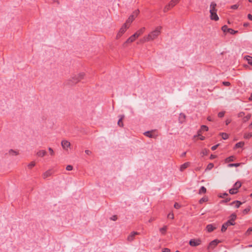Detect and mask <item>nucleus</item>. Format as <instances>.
Here are the masks:
<instances>
[{"label": "nucleus", "instance_id": "obj_1", "mask_svg": "<svg viewBox=\"0 0 252 252\" xmlns=\"http://www.w3.org/2000/svg\"><path fill=\"white\" fill-rule=\"evenodd\" d=\"M161 27H157L155 30L150 32L148 35L145 36L142 39V42H148L156 39L161 33Z\"/></svg>", "mask_w": 252, "mask_h": 252}, {"label": "nucleus", "instance_id": "obj_2", "mask_svg": "<svg viewBox=\"0 0 252 252\" xmlns=\"http://www.w3.org/2000/svg\"><path fill=\"white\" fill-rule=\"evenodd\" d=\"M217 4L214 2H212L210 5V19L212 20L217 21L219 20V17L217 14V9L216 8Z\"/></svg>", "mask_w": 252, "mask_h": 252}, {"label": "nucleus", "instance_id": "obj_3", "mask_svg": "<svg viewBox=\"0 0 252 252\" xmlns=\"http://www.w3.org/2000/svg\"><path fill=\"white\" fill-rule=\"evenodd\" d=\"M128 28L129 26L127 25L126 23H125L116 35V38H120L123 35V34L126 32V30L128 29Z\"/></svg>", "mask_w": 252, "mask_h": 252}, {"label": "nucleus", "instance_id": "obj_4", "mask_svg": "<svg viewBox=\"0 0 252 252\" xmlns=\"http://www.w3.org/2000/svg\"><path fill=\"white\" fill-rule=\"evenodd\" d=\"M85 74L84 73H80L77 75H75L72 77L71 81L72 83L76 84L83 79L84 77Z\"/></svg>", "mask_w": 252, "mask_h": 252}, {"label": "nucleus", "instance_id": "obj_5", "mask_svg": "<svg viewBox=\"0 0 252 252\" xmlns=\"http://www.w3.org/2000/svg\"><path fill=\"white\" fill-rule=\"evenodd\" d=\"M221 30L224 33L229 32L231 34H234L238 32V31H234V30L228 28L226 25H224L221 27Z\"/></svg>", "mask_w": 252, "mask_h": 252}, {"label": "nucleus", "instance_id": "obj_6", "mask_svg": "<svg viewBox=\"0 0 252 252\" xmlns=\"http://www.w3.org/2000/svg\"><path fill=\"white\" fill-rule=\"evenodd\" d=\"M201 241L200 239H192L190 240L189 242V245L192 247H196L201 244Z\"/></svg>", "mask_w": 252, "mask_h": 252}, {"label": "nucleus", "instance_id": "obj_7", "mask_svg": "<svg viewBox=\"0 0 252 252\" xmlns=\"http://www.w3.org/2000/svg\"><path fill=\"white\" fill-rule=\"evenodd\" d=\"M236 215L235 214H232L230 216V219L227 220L228 222L230 223L229 224L231 225H234L235 223V220L236 219Z\"/></svg>", "mask_w": 252, "mask_h": 252}, {"label": "nucleus", "instance_id": "obj_8", "mask_svg": "<svg viewBox=\"0 0 252 252\" xmlns=\"http://www.w3.org/2000/svg\"><path fill=\"white\" fill-rule=\"evenodd\" d=\"M139 233L137 232L133 231L128 236L127 240L129 242H131L134 239L135 236L138 235Z\"/></svg>", "mask_w": 252, "mask_h": 252}, {"label": "nucleus", "instance_id": "obj_9", "mask_svg": "<svg viewBox=\"0 0 252 252\" xmlns=\"http://www.w3.org/2000/svg\"><path fill=\"white\" fill-rule=\"evenodd\" d=\"M61 144L64 149H67L70 145V142L67 140H63Z\"/></svg>", "mask_w": 252, "mask_h": 252}, {"label": "nucleus", "instance_id": "obj_10", "mask_svg": "<svg viewBox=\"0 0 252 252\" xmlns=\"http://www.w3.org/2000/svg\"><path fill=\"white\" fill-rule=\"evenodd\" d=\"M219 242V241L217 240H214L211 241L209 244V248L213 249L218 245Z\"/></svg>", "mask_w": 252, "mask_h": 252}, {"label": "nucleus", "instance_id": "obj_11", "mask_svg": "<svg viewBox=\"0 0 252 252\" xmlns=\"http://www.w3.org/2000/svg\"><path fill=\"white\" fill-rule=\"evenodd\" d=\"M229 223H230L228 222V221H227L225 223L222 224L221 229V232H224L227 230V228L231 225L229 224Z\"/></svg>", "mask_w": 252, "mask_h": 252}, {"label": "nucleus", "instance_id": "obj_12", "mask_svg": "<svg viewBox=\"0 0 252 252\" xmlns=\"http://www.w3.org/2000/svg\"><path fill=\"white\" fill-rule=\"evenodd\" d=\"M135 17L134 15H131L127 20H126L125 23H126L127 25L129 26V25L132 22V21L134 20Z\"/></svg>", "mask_w": 252, "mask_h": 252}, {"label": "nucleus", "instance_id": "obj_13", "mask_svg": "<svg viewBox=\"0 0 252 252\" xmlns=\"http://www.w3.org/2000/svg\"><path fill=\"white\" fill-rule=\"evenodd\" d=\"M52 175V171L51 170H49L43 173L42 177L43 179H45L48 177H50Z\"/></svg>", "mask_w": 252, "mask_h": 252}, {"label": "nucleus", "instance_id": "obj_14", "mask_svg": "<svg viewBox=\"0 0 252 252\" xmlns=\"http://www.w3.org/2000/svg\"><path fill=\"white\" fill-rule=\"evenodd\" d=\"M46 154V152L45 150H40L37 153L36 155L38 157H43Z\"/></svg>", "mask_w": 252, "mask_h": 252}, {"label": "nucleus", "instance_id": "obj_15", "mask_svg": "<svg viewBox=\"0 0 252 252\" xmlns=\"http://www.w3.org/2000/svg\"><path fill=\"white\" fill-rule=\"evenodd\" d=\"M215 228L216 227L212 224H208L206 226V230L208 232H212Z\"/></svg>", "mask_w": 252, "mask_h": 252}, {"label": "nucleus", "instance_id": "obj_16", "mask_svg": "<svg viewBox=\"0 0 252 252\" xmlns=\"http://www.w3.org/2000/svg\"><path fill=\"white\" fill-rule=\"evenodd\" d=\"M190 163L189 162H185V163H184L183 164H182L181 166V167H180V170L182 171H183L186 168L188 167L190 165Z\"/></svg>", "mask_w": 252, "mask_h": 252}, {"label": "nucleus", "instance_id": "obj_17", "mask_svg": "<svg viewBox=\"0 0 252 252\" xmlns=\"http://www.w3.org/2000/svg\"><path fill=\"white\" fill-rule=\"evenodd\" d=\"M244 59H245L248 63L252 66V57L250 56H245L244 57Z\"/></svg>", "mask_w": 252, "mask_h": 252}, {"label": "nucleus", "instance_id": "obj_18", "mask_svg": "<svg viewBox=\"0 0 252 252\" xmlns=\"http://www.w3.org/2000/svg\"><path fill=\"white\" fill-rule=\"evenodd\" d=\"M242 204V203L239 201H234L230 204V205H235V207L238 208Z\"/></svg>", "mask_w": 252, "mask_h": 252}, {"label": "nucleus", "instance_id": "obj_19", "mask_svg": "<svg viewBox=\"0 0 252 252\" xmlns=\"http://www.w3.org/2000/svg\"><path fill=\"white\" fill-rule=\"evenodd\" d=\"M180 0H171L169 3H168L170 6L173 7L175 5H176L179 2Z\"/></svg>", "mask_w": 252, "mask_h": 252}, {"label": "nucleus", "instance_id": "obj_20", "mask_svg": "<svg viewBox=\"0 0 252 252\" xmlns=\"http://www.w3.org/2000/svg\"><path fill=\"white\" fill-rule=\"evenodd\" d=\"M135 38L132 36V35L130 36L127 40L125 42L124 44H126V43H132L133 42V41H134L135 40Z\"/></svg>", "mask_w": 252, "mask_h": 252}, {"label": "nucleus", "instance_id": "obj_21", "mask_svg": "<svg viewBox=\"0 0 252 252\" xmlns=\"http://www.w3.org/2000/svg\"><path fill=\"white\" fill-rule=\"evenodd\" d=\"M167 229V226L165 225V226H164L163 227L160 228L159 229V231L160 232V233L162 234L165 235Z\"/></svg>", "mask_w": 252, "mask_h": 252}, {"label": "nucleus", "instance_id": "obj_22", "mask_svg": "<svg viewBox=\"0 0 252 252\" xmlns=\"http://www.w3.org/2000/svg\"><path fill=\"white\" fill-rule=\"evenodd\" d=\"M208 130V127L206 126L202 125L201 126L200 130L198 132V135H200L199 132H200L201 131H207Z\"/></svg>", "mask_w": 252, "mask_h": 252}, {"label": "nucleus", "instance_id": "obj_23", "mask_svg": "<svg viewBox=\"0 0 252 252\" xmlns=\"http://www.w3.org/2000/svg\"><path fill=\"white\" fill-rule=\"evenodd\" d=\"M234 159H235V157L233 156H230V157L227 158L225 159V162H230L233 161L234 160Z\"/></svg>", "mask_w": 252, "mask_h": 252}, {"label": "nucleus", "instance_id": "obj_24", "mask_svg": "<svg viewBox=\"0 0 252 252\" xmlns=\"http://www.w3.org/2000/svg\"><path fill=\"white\" fill-rule=\"evenodd\" d=\"M206 192V189L204 186H202L199 189L198 193L200 194H201L205 193Z\"/></svg>", "mask_w": 252, "mask_h": 252}, {"label": "nucleus", "instance_id": "obj_25", "mask_svg": "<svg viewBox=\"0 0 252 252\" xmlns=\"http://www.w3.org/2000/svg\"><path fill=\"white\" fill-rule=\"evenodd\" d=\"M124 118V115H122L120 116V118L119 119L118 122V125L121 127L123 126V119Z\"/></svg>", "mask_w": 252, "mask_h": 252}, {"label": "nucleus", "instance_id": "obj_26", "mask_svg": "<svg viewBox=\"0 0 252 252\" xmlns=\"http://www.w3.org/2000/svg\"><path fill=\"white\" fill-rule=\"evenodd\" d=\"M241 187V183L239 181L236 182L233 186V188H236L238 190V189Z\"/></svg>", "mask_w": 252, "mask_h": 252}, {"label": "nucleus", "instance_id": "obj_27", "mask_svg": "<svg viewBox=\"0 0 252 252\" xmlns=\"http://www.w3.org/2000/svg\"><path fill=\"white\" fill-rule=\"evenodd\" d=\"M145 31V28L143 27V28H141L140 29H139V30H138L136 32V33L140 36V35H141L142 34H143L144 32Z\"/></svg>", "mask_w": 252, "mask_h": 252}, {"label": "nucleus", "instance_id": "obj_28", "mask_svg": "<svg viewBox=\"0 0 252 252\" xmlns=\"http://www.w3.org/2000/svg\"><path fill=\"white\" fill-rule=\"evenodd\" d=\"M244 145V142H239L236 144L235 146V148H242Z\"/></svg>", "mask_w": 252, "mask_h": 252}, {"label": "nucleus", "instance_id": "obj_29", "mask_svg": "<svg viewBox=\"0 0 252 252\" xmlns=\"http://www.w3.org/2000/svg\"><path fill=\"white\" fill-rule=\"evenodd\" d=\"M252 137V132L246 133L244 135L245 139H249Z\"/></svg>", "mask_w": 252, "mask_h": 252}, {"label": "nucleus", "instance_id": "obj_30", "mask_svg": "<svg viewBox=\"0 0 252 252\" xmlns=\"http://www.w3.org/2000/svg\"><path fill=\"white\" fill-rule=\"evenodd\" d=\"M229 193L231 194H235L238 192V190L236 188H233L229 189Z\"/></svg>", "mask_w": 252, "mask_h": 252}, {"label": "nucleus", "instance_id": "obj_31", "mask_svg": "<svg viewBox=\"0 0 252 252\" xmlns=\"http://www.w3.org/2000/svg\"><path fill=\"white\" fill-rule=\"evenodd\" d=\"M220 134L221 135L222 139L224 140H226L228 138V134H227L226 133L222 132Z\"/></svg>", "mask_w": 252, "mask_h": 252}, {"label": "nucleus", "instance_id": "obj_32", "mask_svg": "<svg viewBox=\"0 0 252 252\" xmlns=\"http://www.w3.org/2000/svg\"><path fill=\"white\" fill-rule=\"evenodd\" d=\"M251 117V114H249L246 116L244 117L243 118V122H246L249 121Z\"/></svg>", "mask_w": 252, "mask_h": 252}, {"label": "nucleus", "instance_id": "obj_33", "mask_svg": "<svg viewBox=\"0 0 252 252\" xmlns=\"http://www.w3.org/2000/svg\"><path fill=\"white\" fill-rule=\"evenodd\" d=\"M171 8H172V7L170 6V5L168 4L166 5L164 7V9H163V11L164 12H167L168 10H169Z\"/></svg>", "mask_w": 252, "mask_h": 252}, {"label": "nucleus", "instance_id": "obj_34", "mask_svg": "<svg viewBox=\"0 0 252 252\" xmlns=\"http://www.w3.org/2000/svg\"><path fill=\"white\" fill-rule=\"evenodd\" d=\"M241 164L240 163H229L228 165V166L229 167H238Z\"/></svg>", "mask_w": 252, "mask_h": 252}, {"label": "nucleus", "instance_id": "obj_35", "mask_svg": "<svg viewBox=\"0 0 252 252\" xmlns=\"http://www.w3.org/2000/svg\"><path fill=\"white\" fill-rule=\"evenodd\" d=\"M144 134L146 136H147L148 137H150V138H152L153 137V135L151 134V131H146L144 133Z\"/></svg>", "mask_w": 252, "mask_h": 252}, {"label": "nucleus", "instance_id": "obj_36", "mask_svg": "<svg viewBox=\"0 0 252 252\" xmlns=\"http://www.w3.org/2000/svg\"><path fill=\"white\" fill-rule=\"evenodd\" d=\"M35 165V163L34 161H32L31 162H30L28 165V167L30 169H31L33 167H34V166Z\"/></svg>", "mask_w": 252, "mask_h": 252}, {"label": "nucleus", "instance_id": "obj_37", "mask_svg": "<svg viewBox=\"0 0 252 252\" xmlns=\"http://www.w3.org/2000/svg\"><path fill=\"white\" fill-rule=\"evenodd\" d=\"M208 150L205 149L203 150L201 152V154L202 155V156H204L207 155L208 154Z\"/></svg>", "mask_w": 252, "mask_h": 252}, {"label": "nucleus", "instance_id": "obj_38", "mask_svg": "<svg viewBox=\"0 0 252 252\" xmlns=\"http://www.w3.org/2000/svg\"><path fill=\"white\" fill-rule=\"evenodd\" d=\"M9 154L12 155H18L17 152H16V151H14V150H13L12 149L9 150Z\"/></svg>", "mask_w": 252, "mask_h": 252}, {"label": "nucleus", "instance_id": "obj_39", "mask_svg": "<svg viewBox=\"0 0 252 252\" xmlns=\"http://www.w3.org/2000/svg\"><path fill=\"white\" fill-rule=\"evenodd\" d=\"M208 200V199L207 197H202V198H201L199 200V203L200 204L202 203L203 202H206V201H207Z\"/></svg>", "mask_w": 252, "mask_h": 252}, {"label": "nucleus", "instance_id": "obj_40", "mask_svg": "<svg viewBox=\"0 0 252 252\" xmlns=\"http://www.w3.org/2000/svg\"><path fill=\"white\" fill-rule=\"evenodd\" d=\"M72 169H73V167L72 165H68L66 167V169L67 171H71L72 170Z\"/></svg>", "mask_w": 252, "mask_h": 252}, {"label": "nucleus", "instance_id": "obj_41", "mask_svg": "<svg viewBox=\"0 0 252 252\" xmlns=\"http://www.w3.org/2000/svg\"><path fill=\"white\" fill-rule=\"evenodd\" d=\"M250 207H248L244 210L243 213L246 214H247L250 211Z\"/></svg>", "mask_w": 252, "mask_h": 252}, {"label": "nucleus", "instance_id": "obj_42", "mask_svg": "<svg viewBox=\"0 0 252 252\" xmlns=\"http://www.w3.org/2000/svg\"><path fill=\"white\" fill-rule=\"evenodd\" d=\"M224 115V112H220L218 113V117L220 118H222Z\"/></svg>", "mask_w": 252, "mask_h": 252}, {"label": "nucleus", "instance_id": "obj_43", "mask_svg": "<svg viewBox=\"0 0 252 252\" xmlns=\"http://www.w3.org/2000/svg\"><path fill=\"white\" fill-rule=\"evenodd\" d=\"M48 150H49V151L50 154L51 156H53V155H54V152L53 150L51 148H48Z\"/></svg>", "mask_w": 252, "mask_h": 252}, {"label": "nucleus", "instance_id": "obj_44", "mask_svg": "<svg viewBox=\"0 0 252 252\" xmlns=\"http://www.w3.org/2000/svg\"><path fill=\"white\" fill-rule=\"evenodd\" d=\"M174 207L176 209H179L181 207V205L179 204H178V203H175L174 204Z\"/></svg>", "mask_w": 252, "mask_h": 252}, {"label": "nucleus", "instance_id": "obj_45", "mask_svg": "<svg viewBox=\"0 0 252 252\" xmlns=\"http://www.w3.org/2000/svg\"><path fill=\"white\" fill-rule=\"evenodd\" d=\"M214 166V164L213 163H209L207 166V169H212Z\"/></svg>", "mask_w": 252, "mask_h": 252}, {"label": "nucleus", "instance_id": "obj_46", "mask_svg": "<svg viewBox=\"0 0 252 252\" xmlns=\"http://www.w3.org/2000/svg\"><path fill=\"white\" fill-rule=\"evenodd\" d=\"M219 145H220V144H217V145H214V146H212V148H211V149H212L213 151L215 150H216V149L218 147V146H219Z\"/></svg>", "mask_w": 252, "mask_h": 252}, {"label": "nucleus", "instance_id": "obj_47", "mask_svg": "<svg viewBox=\"0 0 252 252\" xmlns=\"http://www.w3.org/2000/svg\"><path fill=\"white\" fill-rule=\"evenodd\" d=\"M111 220H117V217L116 215H114L111 217Z\"/></svg>", "mask_w": 252, "mask_h": 252}, {"label": "nucleus", "instance_id": "obj_48", "mask_svg": "<svg viewBox=\"0 0 252 252\" xmlns=\"http://www.w3.org/2000/svg\"><path fill=\"white\" fill-rule=\"evenodd\" d=\"M168 218H170V219H174V215L173 213H169L168 215Z\"/></svg>", "mask_w": 252, "mask_h": 252}, {"label": "nucleus", "instance_id": "obj_49", "mask_svg": "<svg viewBox=\"0 0 252 252\" xmlns=\"http://www.w3.org/2000/svg\"><path fill=\"white\" fill-rule=\"evenodd\" d=\"M162 252H170V250L168 248H164L162 249Z\"/></svg>", "mask_w": 252, "mask_h": 252}, {"label": "nucleus", "instance_id": "obj_50", "mask_svg": "<svg viewBox=\"0 0 252 252\" xmlns=\"http://www.w3.org/2000/svg\"><path fill=\"white\" fill-rule=\"evenodd\" d=\"M139 13V10H135L132 15H134V17L135 18L137 16V15Z\"/></svg>", "mask_w": 252, "mask_h": 252}, {"label": "nucleus", "instance_id": "obj_51", "mask_svg": "<svg viewBox=\"0 0 252 252\" xmlns=\"http://www.w3.org/2000/svg\"><path fill=\"white\" fill-rule=\"evenodd\" d=\"M222 84L225 86H229L230 85L229 82H223Z\"/></svg>", "mask_w": 252, "mask_h": 252}, {"label": "nucleus", "instance_id": "obj_52", "mask_svg": "<svg viewBox=\"0 0 252 252\" xmlns=\"http://www.w3.org/2000/svg\"><path fill=\"white\" fill-rule=\"evenodd\" d=\"M238 7V5L237 4H234L231 6V8L233 9H236Z\"/></svg>", "mask_w": 252, "mask_h": 252}, {"label": "nucleus", "instance_id": "obj_53", "mask_svg": "<svg viewBox=\"0 0 252 252\" xmlns=\"http://www.w3.org/2000/svg\"><path fill=\"white\" fill-rule=\"evenodd\" d=\"M245 115V113L243 112H240L238 114V117H242Z\"/></svg>", "mask_w": 252, "mask_h": 252}, {"label": "nucleus", "instance_id": "obj_54", "mask_svg": "<svg viewBox=\"0 0 252 252\" xmlns=\"http://www.w3.org/2000/svg\"><path fill=\"white\" fill-rule=\"evenodd\" d=\"M132 36H133L135 39H136L137 38H138V37L139 36V35L136 33V32L135 33H134V34L132 35Z\"/></svg>", "mask_w": 252, "mask_h": 252}, {"label": "nucleus", "instance_id": "obj_55", "mask_svg": "<svg viewBox=\"0 0 252 252\" xmlns=\"http://www.w3.org/2000/svg\"><path fill=\"white\" fill-rule=\"evenodd\" d=\"M231 122V120L230 119H227L226 121H225V124L226 125H228V124H229Z\"/></svg>", "mask_w": 252, "mask_h": 252}, {"label": "nucleus", "instance_id": "obj_56", "mask_svg": "<svg viewBox=\"0 0 252 252\" xmlns=\"http://www.w3.org/2000/svg\"><path fill=\"white\" fill-rule=\"evenodd\" d=\"M248 18L250 20L252 21V15H251V14H249L248 15Z\"/></svg>", "mask_w": 252, "mask_h": 252}, {"label": "nucleus", "instance_id": "obj_57", "mask_svg": "<svg viewBox=\"0 0 252 252\" xmlns=\"http://www.w3.org/2000/svg\"><path fill=\"white\" fill-rule=\"evenodd\" d=\"M85 153L88 155H90L91 154V152L89 150H85Z\"/></svg>", "mask_w": 252, "mask_h": 252}, {"label": "nucleus", "instance_id": "obj_58", "mask_svg": "<svg viewBox=\"0 0 252 252\" xmlns=\"http://www.w3.org/2000/svg\"><path fill=\"white\" fill-rule=\"evenodd\" d=\"M227 195H228V194L226 193H223V195L220 196V197L221 198H224V196H227Z\"/></svg>", "mask_w": 252, "mask_h": 252}, {"label": "nucleus", "instance_id": "obj_59", "mask_svg": "<svg viewBox=\"0 0 252 252\" xmlns=\"http://www.w3.org/2000/svg\"><path fill=\"white\" fill-rule=\"evenodd\" d=\"M230 200V198H226L225 200H223V202H227Z\"/></svg>", "mask_w": 252, "mask_h": 252}, {"label": "nucleus", "instance_id": "obj_60", "mask_svg": "<svg viewBox=\"0 0 252 252\" xmlns=\"http://www.w3.org/2000/svg\"><path fill=\"white\" fill-rule=\"evenodd\" d=\"M199 138L201 140H203L205 139V137L203 136H201Z\"/></svg>", "mask_w": 252, "mask_h": 252}, {"label": "nucleus", "instance_id": "obj_61", "mask_svg": "<svg viewBox=\"0 0 252 252\" xmlns=\"http://www.w3.org/2000/svg\"><path fill=\"white\" fill-rule=\"evenodd\" d=\"M186 152H184L183 153H182V154L181 155V157H184L186 156Z\"/></svg>", "mask_w": 252, "mask_h": 252}, {"label": "nucleus", "instance_id": "obj_62", "mask_svg": "<svg viewBox=\"0 0 252 252\" xmlns=\"http://www.w3.org/2000/svg\"><path fill=\"white\" fill-rule=\"evenodd\" d=\"M215 158V156L213 155H211V156H210V158L211 159H213Z\"/></svg>", "mask_w": 252, "mask_h": 252}, {"label": "nucleus", "instance_id": "obj_63", "mask_svg": "<svg viewBox=\"0 0 252 252\" xmlns=\"http://www.w3.org/2000/svg\"><path fill=\"white\" fill-rule=\"evenodd\" d=\"M251 231H252V228H250L248 229V230H247V233H248L249 232H251Z\"/></svg>", "mask_w": 252, "mask_h": 252}, {"label": "nucleus", "instance_id": "obj_64", "mask_svg": "<svg viewBox=\"0 0 252 252\" xmlns=\"http://www.w3.org/2000/svg\"><path fill=\"white\" fill-rule=\"evenodd\" d=\"M249 99H250V100H252V94H251V96H250V98H249Z\"/></svg>", "mask_w": 252, "mask_h": 252}]
</instances>
